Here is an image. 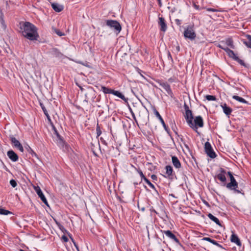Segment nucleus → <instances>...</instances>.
I'll return each mask as SVG.
<instances>
[{
  "mask_svg": "<svg viewBox=\"0 0 251 251\" xmlns=\"http://www.w3.org/2000/svg\"><path fill=\"white\" fill-rule=\"evenodd\" d=\"M20 31L22 35L27 39L34 41L37 40L39 37L37 32V28L29 22L20 23Z\"/></svg>",
  "mask_w": 251,
  "mask_h": 251,
  "instance_id": "obj_1",
  "label": "nucleus"
},
{
  "mask_svg": "<svg viewBox=\"0 0 251 251\" xmlns=\"http://www.w3.org/2000/svg\"><path fill=\"white\" fill-rule=\"evenodd\" d=\"M186 121L188 126L196 131L198 129V127L203 126V120L201 116H196L194 118L193 115Z\"/></svg>",
  "mask_w": 251,
  "mask_h": 251,
  "instance_id": "obj_2",
  "label": "nucleus"
},
{
  "mask_svg": "<svg viewBox=\"0 0 251 251\" xmlns=\"http://www.w3.org/2000/svg\"><path fill=\"white\" fill-rule=\"evenodd\" d=\"M5 133L10 141H19L17 134V127L8 126L5 128Z\"/></svg>",
  "mask_w": 251,
  "mask_h": 251,
  "instance_id": "obj_3",
  "label": "nucleus"
},
{
  "mask_svg": "<svg viewBox=\"0 0 251 251\" xmlns=\"http://www.w3.org/2000/svg\"><path fill=\"white\" fill-rule=\"evenodd\" d=\"M184 36L186 39L193 41L196 37V34L194 31L193 25H188L184 30Z\"/></svg>",
  "mask_w": 251,
  "mask_h": 251,
  "instance_id": "obj_4",
  "label": "nucleus"
},
{
  "mask_svg": "<svg viewBox=\"0 0 251 251\" xmlns=\"http://www.w3.org/2000/svg\"><path fill=\"white\" fill-rule=\"evenodd\" d=\"M230 180V182L226 184V187L230 190L234 191V193L238 194L242 193V190H240L237 189L238 187V183L234 176L231 177Z\"/></svg>",
  "mask_w": 251,
  "mask_h": 251,
  "instance_id": "obj_5",
  "label": "nucleus"
},
{
  "mask_svg": "<svg viewBox=\"0 0 251 251\" xmlns=\"http://www.w3.org/2000/svg\"><path fill=\"white\" fill-rule=\"evenodd\" d=\"M156 82L166 91L167 94L170 96L171 98H174V95L171 88V86L168 82L161 80H158Z\"/></svg>",
  "mask_w": 251,
  "mask_h": 251,
  "instance_id": "obj_6",
  "label": "nucleus"
},
{
  "mask_svg": "<svg viewBox=\"0 0 251 251\" xmlns=\"http://www.w3.org/2000/svg\"><path fill=\"white\" fill-rule=\"evenodd\" d=\"M106 25L113 29L117 33H119L121 30L122 27L120 23L116 20H106Z\"/></svg>",
  "mask_w": 251,
  "mask_h": 251,
  "instance_id": "obj_7",
  "label": "nucleus"
},
{
  "mask_svg": "<svg viewBox=\"0 0 251 251\" xmlns=\"http://www.w3.org/2000/svg\"><path fill=\"white\" fill-rule=\"evenodd\" d=\"M225 51L226 52L229 57L232 58L234 60L238 62L241 65L246 67V65L244 61L241 59H240L234 52V51L229 49L228 48H226L225 49Z\"/></svg>",
  "mask_w": 251,
  "mask_h": 251,
  "instance_id": "obj_8",
  "label": "nucleus"
},
{
  "mask_svg": "<svg viewBox=\"0 0 251 251\" xmlns=\"http://www.w3.org/2000/svg\"><path fill=\"white\" fill-rule=\"evenodd\" d=\"M204 151L207 155L212 159L215 158L217 156V154L210 144V142H205Z\"/></svg>",
  "mask_w": 251,
  "mask_h": 251,
  "instance_id": "obj_9",
  "label": "nucleus"
},
{
  "mask_svg": "<svg viewBox=\"0 0 251 251\" xmlns=\"http://www.w3.org/2000/svg\"><path fill=\"white\" fill-rule=\"evenodd\" d=\"M220 173L216 176V177L221 182L224 183V185H226V171L223 168H221L219 170Z\"/></svg>",
  "mask_w": 251,
  "mask_h": 251,
  "instance_id": "obj_10",
  "label": "nucleus"
},
{
  "mask_svg": "<svg viewBox=\"0 0 251 251\" xmlns=\"http://www.w3.org/2000/svg\"><path fill=\"white\" fill-rule=\"evenodd\" d=\"M34 190H35L36 193L38 195L39 197L41 199L43 202L49 207V205L48 204V201L40 188L39 186H36L34 187Z\"/></svg>",
  "mask_w": 251,
  "mask_h": 251,
  "instance_id": "obj_11",
  "label": "nucleus"
},
{
  "mask_svg": "<svg viewBox=\"0 0 251 251\" xmlns=\"http://www.w3.org/2000/svg\"><path fill=\"white\" fill-rule=\"evenodd\" d=\"M158 24L160 27V30L162 32H166L167 29V25L166 23L165 20L163 17L158 18Z\"/></svg>",
  "mask_w": 251,
  "mask_h": 251,
  "instance_id": "obj_12",
  "label": "nucleus"
},
{
  "mask_svg": "<svg viewBox=\"0 0 251 251\" xmlns=\"http://www.w3.org/2000/svg\"><path fill=\"white\" fill-rule=\"evenodd\" d=\"M162 232L165 233L167 236L173 240L176 243L180 245V243L178 239L176 237L175 234L170 230H161Z\"/></svg>",
  "mask_w": 251,
  "mask_h": 251,
  "instance_id": "obj_13",
  "label": "nucleus"
},
{
  "mask_svg": "<svg viewBox=\"0 0 251 251\" xmlns=\"http://www.w3.org/2000/svg\"><path fill=\"white\" fill-rule=\"evenodd\" d=\"M184 108L185 110V115L184 117L186 120H188V119L191 117L193 116L192 111L189 109L188 105L185 102L184 104Z\"/></svg>",
  "mask_w": 251,
  "mask_h": 251,
  "instance_id": "obj_14",
  "label": "nucleus"
},
{
  "mask_svg": "<svg viewBox=\"0 0 251 251\" xmlns=\"http://www.w3.org/2000/svg\"><path fill=\"white\" fill-rule=\"evenodd\" d=\"M52 8L56 12H60L64 9V6L56 2L51 3Z\"/></svg>",
  "mask_w": 251,
  "mask_h": 251,
  "instance_id": "obj_15",
  "label": "nucleus"
},
{
  "mask_svg": "<svg viewBox=\"0 0 251 251\" xmlns=\"http://www.w3.org/2000/svg\"><path fill=\"white\" fill-rule=\"evenodd\" d=\"M7 154L12 161L16 162L18 160V155L12 150L8 151Z\"/></svg>",
  "mask_w": 251,
  "mask_h": 251,
  "instance_id": "obj_16",
  "label": "nucleus"
},
{
  "mask_svg": "<svg viewBox=\"0 0 251 251\" xmlns=\"http://www.w3.org/2000/svg\"><path fill=\"white\" fill-rule=\"evenodd\" d=\"M221 106L223 108L224 113L226 115L229 116V115L231 114L232 111V109L230 107L227 106L226 103L221 104Z\"/></svg>",
  "mask_w": 251,
  "mask_h": 251,
  "instance_id": "obj_17",
  "label": "nucleus"
},
{
  "mask_svg": "<svg viewBox=\"0 0 251 251\" xmlns=\"http://www.w3.org/2000/svg\"><path fill=\"white\" fill-rule=\"evenodd\" d=\"M231 242L235 243L237 246H241L242 244L238 237L235 234H232L230 237Z\"/></svg>",
  "mask_w": 251,
  "mask_h": 251,
  "instance_id": "obj_18",
  "label": "nucleus"
},
{
  "mask_svg": "<svg viewBox=\"0 0 251 251\" xmlns=\"http://www.w3.org/2000/svg\"><path fill=\"white\" fill-rule=\"evenodd\" d=\"M172 160L175 168L179 169L181 167V163L176 156H173L172 157Z\"/></svg>",
  "mask_w": 251,
  "mask_h": 251,
  "instance_id": "obj_19",
  "label": "nucleus"
},
{
  "mask_svg": "<svg viewBox=\"0 0 251 251\" xmlns=\"http://www.w3.org/2000/svg\"><path fill=\"white\" fill-rule=\"evenodd\" d=\"M154 113L155 115L156 116V117H157L158 118V119L159 120V121H160V122H161V124L162 125V126H163L164 129L166 130H167V126H166L163 118L160 115L159 113L156 109H154Z\"/></svg>",
  "mask_w": 251,
  "mask_h": 251,
  "instance_id": "obj_20",
  "label": "nucleus"
},
{
  "mask_svg": "<svg viewBox=\"0 0 251 251\" xmlns=\"http://www.w3.org/2000/svg\"><path fill=\"white\" fill-rule=\"evenodd\" d=\"M245 37L247 38L248 41L242 39V41L243 44L245 45L248 48L251 49V35L250 34H246Z\"/></svg>",
  "mask_w": 251,
  "mask_h": 251,
  "instance_id": "obj_21",
  "label": "nucleus"
},
{
  "mask_svg": "<svg viewBox=\"0 0 251 251\" xmlns=\"http://www.w3.org/2000/svg\"><path fill=\"white\" fill-rule=\"evenodd\" d=\"M113 95L117 96L118 97L121 98L125 102H127L128 99L126 98L124 95H123L121 92L118 91H113Z\"/></svg>",
  "mask_w": 251,
  "mask_h": 251,
  "instance_id": "obj_22",
  "label": "nucleus"
},
{
  "mask_svg": "<svg viewBox=\"0 0 251 251\" xmlns=\"http://www.w3.org/2000/svg\"><path fill=\"white\" fill-rule=\"evenodd\" d=\"M52 128L53 129V135L54 137H56L57 139L60 141H63V139L62 136L59 134L57 130L55 128L54 125H52Z\"/></svg>",
  "mask_w": 251,
  "mask_h": 251,
  "instance_id": "obj_23",
  "label": "nucleus"
},
{
  "mask_svg": "<svg viewBox=\"0 0 251 251\" xmlns=\"http://www.w3.org/2000/svg\"><path fill=\"white\" fill-rule=\"evenodd\" d=\"M58 146L62 148L64 151H69V150L71 149L69 146L67 144V142H58Z\"/></svg>",
  "mask_w": 251,
  "mask_h": 251,
  "instance_id": "obj_24",
  "label": "nucleus"
},
{
  "mask_svg": "<svg viewBox=\"0 0 251 251\" xmlns=\"http://www.w3.org/2000/svg\"><path fill=\"white\" fill-rule=\"evenodd\" d=\"M166 174L167 175L169 178H172V174L173 172V169L172 166L167 165L165 167Z\"/></svg>",
  "mask_w": 251,
  "mask_h": 251,
  "instance_id": "obj_25",
  "label": "nucleus"
},
{
  "mask_svg": "<svg viewBox=\"0 0 251 251\" xmlns=\"http://www.w3.org/2000/svg\"><path fill=\"white\" fill-rule=\"evenodd\" d=\"M207 216L211 220H212V221H213L214 222H215L217 225H219L220 226H221V224L219 220V219L216 218V217H215L214 216H213L212 214L211 213H209L208 215H207Z\"/></svg>",
  "mask_w": 251,
  "mask_h": 251,
  "instance_id": "obj_26",
  "label": "nucleus"
},
{
  "mask_svg": "<svg viewBox=\"0 0 251 251\" xmlns=\"http://www.w3.org/2000/svg\"><path fill=\"white\" fill-rule=\"evenodd\" d=\"M232 99L243 103H248V101H247L246 100L238 96H233Z\"/></svg>",
  "mask_w": 251,
  "mask_h": 251,
  "instance_id": "obj_27",
  "label": "nucleus"
},
{
  "mask_svg": "<svg viewBox=\"0 0 251 251\" xmlns=\"http://www.w3.org/2000/svg\"><path fill=\"white\" fill-rule=\"evenodd\" d=\"M101 90L104 94H113L114 90L106 87L105 86H101Z\"/></svg>",
  "mask_w": 251,
  "mask_h": 251,
  "instance_id": "obj_28",
  "label": "nucleus"
},
{
  "mask_svg": "<svg viewBox=\"0 0 251 251\" xmlns=\"http://www.w3.org/2000/svg\"><path fill=\"white\" fill-rule=\"evenodd\" d=\"M52 54L54 56L58 58H61L63 56V54L56 49L53 50Z\"/></svg>",
  "mask_w": 251,
  "mask_h": 251,
  "instance_id": "obj_29",
  "label": "nucleus"
},
{
  "mask_svg": "<svg viewBox=\"0 0 251 251\" xmlns=\"http://www.w3.org/2000/svg\"><path fill=\"white\" fill-rule=\"evenodd\" d=\"M226 44L227 46L230 47L232 49H234V45H233V41L232 38H228L226 40Z\"/></svg>",
  "mask_w": 251,
  "mask_h": 251,
  "instance_id": "obj_30",
  "label": "nucleus"
},
{
  "mask_svg": "<svg viewBox=\"0 0 251 251\" xmlns=\"http://www.w3.org/2000/svg\"><path fill=\"white\" fill-rule=\"evenodd\" d=\"M14 143V146L20 151L21 152L24 151V148L23 146L21 145L20 142H13Z\"/></svg>",
  "mask_w": 251,
  "mask_h": 251,
  "instance_id": "obj_31",
  "label": "nucleus"
},
{
  "mask_svg": "<svg viewBox=\"0 0 251 251\" xmlns=\"http://www.w3.org/2000/svg\"><path fill=\"white\" fill-rule=\"evenodd\" d=\"M26 149H27L28 152L32 155V157L35 156L38 159L37 154L32 150V149L29 146H27V147H26Z\"/></svg>",
  "mask_w": 251,
  "mask_h": 251,
  "instance_id": "obj_32",
  "label": "nucleus"
},
{
  "mask_svg": "<svg viewBox=\"0 0 251 251\" xmlns=\"http://www.w3.org/2000/svg\"><path fill=\"white\" fill-rule=\"evenodd\" d=\"M9 214H12V212L0 207V214L7 215Z\"/></svg>",
  "mask_w": 251,
  "mask_h": 251,
  "instance_id": "obj_33",
  "label": "nucleus"
},
{
  "mask_svg": "<svg viewBox=\"0 0 251 251\" xmlns=\"http://www.w3.org/2000/svg\"><path fill=\"white\" fill-rule=\"evenodd\" d=\"M144 181L147 183V184H148L149 186L152 189H154L157 193H158V192L157 191V190H156L153 184H152L151 181L147 178H145V180Z\"/></svg>",
  "mask_w": 251,
  "mask_h": 251,
  "instance_id": "obj_34",
  "label": "nucleus"
},
{
  "mask_svg": "<svg viewBox=\"0 0 251 251\" xmlns=\"http://www.w3.org/2000/svg\"><path fill=\"white\" fill-rule=\"evenodd\" d=\"M52 30L59 36H62L65 35L63 32L55 28L52 27Z\"/></svg>",
  "mask_w": 251,
  "mask_h": 251,
  "instance_id": "obj_35",
  "label": "nucleus"
},
{
  "mask_svg": "<svg viewBox=\"0 0 251 251\" xmlns=\"http://www.w3.org/2000/svg\"><path fill=\"white\" fill-rule=\"evenodd\" d=\"M205 98L207 100L210 101V100H213L215 101L216 100V98L214 96L212 95H206L205 96Z\"/></svg>",
  "mask_w": 251,
  "mask_h": 251,
  "instance_id": "obj_36",
  "label": "nucleus"
},
{
  "mask_svg": "<svg viewBox=\"0 0 251 251\" xmlns=\"http://www.w3.org/2000/svg\"><path fill=\"white\" fill-rule=\"evenodd\" d=\"M97 137L100 136L101 134V131L100 126L98 124L97 125L96 127Z\"/></svg>",
  "mask_w": 251,
  "mask_h": 251,
  "instance_id": "obj_37",
  "label": "nucleus"
},
{
  "mask_svg": "<svg viewBox=\"0 0 251 251\" xmlns=\"http://www.w3.org/2000/svg\"><path fill=\"white\" fill-rule=\"evenodd\" d=\"M10 184L13 188H15L17 185V182L14 179L10 180Z\"/></svg>",
  "mask_w": 251,
  "mask_h": 251,
  "instance_id": "obj_38",
  "label": "nucleus"
},
{
  "mask_svg": "<svg viewBox=\"0 0 251 251\" xmlns=\"http://www.w3.org/2000/svg\"><path fill=\"white\" fill-rule=\"evenodd\" d=\"M40 106L44 112V113L45 114H47L48 112V111L47 110L46 108H45V106L43 105V104L42 103H40Z\"/></svg>",
  "mask_w": 251,
  "mask_h": 251,
  "instance_id": "obj_39",
  "label": "nucleus"
},
{
  "mask_svg": "<svg viewBox=\"0 0 251 251\" xmlns=\"http://www.w3.org/2000/svg\"><path fill=\"white\" fill-rule=\"evenodd\" d=\"M45 115L46 116L49 122L50 123V124L51 125V126H52V125H53V124L52 122H51L50 117L49 113H48L47 114H45Z\"/></svg>",
  "mask_w": 251,
  "mask_h": 251,
  "instance_id": "obj_40",
  "label": "nucleus"
},
{
  "mask_svg": "<svg viewBox=\"0 0 251 251\" xmlns=\"http://www.w3.org/2000/svg\"><path fill=\"white\" fill-rule=\"evenodd\" d=\"M138 173L142 178V179H143L144 180H145V178H146V176H144V175L143 174V172H142L141 170H140L138 171Z\"/></svg>",
  "mask_w": 251,
  "mask_h": 251,
  "instance_id": "obj_41",
  "label": "nucleus"
},
{
  "mask_svg": "<svg viewBox=\"0 0 251 251\" xmlns=\"http://www.w3.org/2000/svg\"><path fill=\"white\" fill-rule=\"evenodd\" d=\"M206 10L207 11H209V12H217L218 11V10L216 9H214V8H206Z\"/></svg>",
  "mask_w": 251,
  "mask_h": 251,
  "instance_id": "obj_42",
  "label": "nucleus"
},
{
  "mask_svg": "<svg viewBox=\"0 0 251 251\" xmlns=\"http://www.w3.org/2000/svg\"><path fill=\"white\" fill-rule=\"evenodd\" d=\"M175 23L177 25L180 26L181 24V21L177 19L175 20Z\"/></svg>",
  "mask_w": 251,
  "mask_h": 251,
  "instance_id": "obj_43",
  "label": "nucleus"
},
{
  "mask_svg": "<svg viewBox=\"0 0 251 251\" xmlns=\"http://www.w3.org/2000/svg\"><path fill=\"white\" fill-rule=\"evenodd\" d=\"M202 240L211 243L212 239L209 237H204Z\"/></svg>",
  "mask_w": 251,
  "mask_h": 251,
  "instance_id": "obj_44",
  "label": "nucleus"
},
{
  "mask_svg": "<svg viewBox=\"0 0 251 251\" xmlns=\"http://www.w3.org/2000/svg\"><path fill=\"white\" fill-rule=\"evenodd\" d=\"M0 22H1V25H2L3 27H4V28H5L6 25L4 24V20L2 17H0Z\"/></svg>",
  "mask_w": 251,
  "mask_h": 251,
  "instance_id": "obj_45",
  "label": "nucleus"
},
{
  "mask_svg": "<svg viewBox=\"0 0 251 251\" xmlns=\"http://www.w3.org/2000/svg\"><path fill=\"white\" fill-rule=\"evenodd\" d=\"M58 227L62 231H63L64 230H65V228L61 224L59 225H58Z\"/></svg>",
  "mask_w": 251,
  "mask_h": 251,
  "instance_id": "obj_46",
  "label": "nucleus"
},
{
  "mask_svg": "<svg viewBox=\"0 0 251 251\" xmlns=\"http://www.w3.org/2000/svg\"><path fill=\"white\" fill-rule=\"evenodd\" d=\"M62 238L64 240V241L65 242H67L68 241V238L65 235L62 236Z\"/></svg>",
  "mask_w": 251,
  "mask_h": 251,
  "instance_id": "obj_47",
  "label": "nucleus"
},
{
  "mask_svg": "<svg viewBox=\"0 0 251 251\" xmlns=\"http://www.w3.org/2000/svg\"><path fill=\"white\" fill-rule=\"evenodd\" d=\"M211 243H212V244H213L214 245H216V246H217V245L219 244L216 241L213 240V239L212 240Z\"/></svg>",
  "mask_w": 251,
  "mask_h": 251,
  "instance_id": "obj_48",
  "label": "nucleus"
},
{
  "mask_svg": "<svg viewBox=\"0 0 251 251\" xmlns=\"http://www.w3.org/2000/svg\"><path fill=\"white\" fill-rule=\"evenodd\" d=\"M217 47H218V48H220V49H222V50H225V49H226V47H223L222 45H221V44H218V45H217Z\"/></svg>",
  "mask_w": 251,
  "mask_h": 251,
  "instance_id": "obj_49",
  "label": "nucleus"
},
{
  "mask_svg": "<svg viewBox=\"0 0 251 251\" xmlns=\"http://www.w3.org/2000/svg\"><path fill=\"white\" fill-rule=\"evenodd\" d=\"M151 177L153 180H157V176L155 175H152L151 176Z\"/></svg>",
  "mask_w": 251,
  "mask_h": 251,
  "instance_id": "obj_50",
  "label": "nucleus"
},
{
  "mask_svg": "<svg viewBox=\"0 0 251 251\" xmlns=\"http://www.w3.org/2000/svg\"><path fill=\"white\" fill-rule=\"evenodd\" d=\"M130 143L131 142H129V148H130L132 150H134V147L135 146L134 145H131L130 144Z\"/></svg>",
  "mask_w": 251,
  "mask_h": 251,
  "instance_id": "obj_51",
  "label": "nucleus"
},
{
  "mask_svg": "<svg viewBox=\"0 0 251 251\" xmlns=\"http://www.w3.org/2000/svg\"><path fill=\"white\" fill-rule=\"evenodd\" d=\"M227 174L228 176H229V178H231V177H233L232 172H228Z\"/></svg>",
  "mask_w": 251,
  "mask_h": 251,
  "instance_id": "obj_52",
  "label": "nucleus"
},
{
  "mask_svg": "<svg viewBox=\"0 0 251 251\" xmlns=\"http://www.w3.org/2000/svg\"><path fill=\"white\" fill-rule=\"evenodd\" d=\"M169 82L172 83L175 81L173 77H170L168 79Z\"/></svg>",
  "mask_w": 251,
  "mask_h": 251,
  "instance_id": "obj_53",
  "label": "nucleus"
},
{
  "mask_svg": "<svg viewBox=\"0 0 251 251\" xmlns=\"http://www.w3.org/2000/svg\"><path fill=\"white\" fill-rule=\"evenodd\" d=\"M175 134L176 135H177V136L179 138L180 140H181V141H182L183 139H182V136L180 135L179 136V135H178L177 133L175 132Z\"/></svg>",
  "mask_w": 251,
  "mask_h": 251,
  "instance_id": "obj_54",
  "label": "nucleus"
},
{
  "mask_svg": "<svg viewBox=\"0 0 251 251\" xmlns=\"http://www.w3.org/2000/svg\"><path fill=\"white\" fill-rule=\"evenodd\" d=\"M74 245L75 246V247L76 248V249L77 250V251H79L78 247L77 244L76 243V242H74Z\"/></svg>",
  "mask_w": 251,
  "mask_h": 251,
  "instance_id": "obj_55",
  "label": "nucleus"
},
{
  "mask_svg": "<svg viewBox=\"0 0 251 251\" xmlns=\"http://www.w3.org/2000/svg\"><path fill=\"white\" fill-rule=\"evenodd\" d=\"M168 58L170 59L172 61L173 60L172 57L170 52H168Z\"/></svg>",
  "mask_w": 251,
  "mask_h": 251,
  "instance_id": "obj_56",
  "label": "nucleus"
},
{
  "mask_svg": "<svg viewBox=\"0 0 251 251\" xmlns=\"http://www.w3.org/2000/svg\"><path fill=\"white\" fill-rule=\"evenodd\" d=\"M158 3V5L160 7H161L162 5L161 0H157Z\"/></svg>",
  "mask_w": 251,
  "mask_h": 251,
  "instance_id": "obj_57",
  "label": "nucleus"
},
{
  "mask_svg": "<svg viewBox=\"0 0 251 251\" xmlns=\"http://www.w3.org/2000/svg\"><path fill=\"white\" fill-rule=\"evenodd\" d=\"M54 221L55 223H56V224L57 225V226H58V225H59L60 224V223L59 222H58L56 219H54Z\"/></svg>",
  "mask_w": 251,
  "mask_h": 251,
  "instance_id": "obj_58",
  "label": "nucleus"
},
{
  "mask_svg": "<svg viewBox=\"0 0 251 251\" xmlns=\"http://www.w3.org/2000/svg\"><path fill=\"white\" fill-rule=\"evenodd\" d=\"M194 7L197 9H199V6L196 5V4H194Z\"/></svg>",
  "mask_w": 251,
  "mask_h": 251,
  "instance_id": "obj_59",
  "label": "nucleus"
},
{
  "mask_svg": "<svg viewBox=\"0 0 251 251\" xmlns=\"http://www.w3.org/2000/svg\"><path fill=\"white\" fill-rule=\"evenodd\" d=\"M176 49L177 50V51H179L180 50V47L179 46H177L176 47Z\"/></svg>",
  "mask_w": 251,
  "mask_h": 251,
  "instance_id": "obj_60",
  "label": "nucleus"
},
{
  "mask_svg": "<svg viewBox=\"0 0 251 251\" xmlns=\"http://www.w3.org/2000/svg\"><path fill=\"white\" fill-rule=\"evenodd\" d=\"M217 247H219V248H222V249H224V248H223V247L221 245H220V244H218V245H217Z\"/></svg>",
  "mask_w": 251,
  "mask_h": 251,
  "instance_id": "obj_61",
  "label": "nucleus"
},
{
  "mask_svg": "<svg viewBox=\"0 0 251 251\" xmlns=\"http://www.w3.org/2000/svg\"><path fill=\"white\" fill-rule=\"evenodd\" d=\"M142 211H144L145 210V208L144 207H142L140 209Z\"/></svg>",
  "mask_w": 251,
  "mask_h": 251,
  "instance_id": "obj_62",
  "label": "nucleus"
},
{
  "mask_svg": "<svg viewBox=\"0 0 251 251\" xmlns=\"http://www.w3.org/2000/svg\"><path fill=\"white\" fill-rule=\"evenodd\" d=\"M97 145H98L99 146V148H100V142H95Z\"/></svg>",
  "mask_w": 251,
  "mask_h": 251,
  "instance_id": "obj_63",
  "label": "nucleus"
},
{
  "mask_svg": "<svg viewBox=\"0 0 251 251\" xmlns=\"http://www.w3.org/2000/svg\"><path fill=\"white\" fill-rule=\"evenodd\" d=\"M70 238H71V240H72V242H73V244H74V242H75V240L73 239V238H71V237H70Z\"/></svg>",
  "mask_w": 251,
  "mask_h": 251,
  "instance_id": "obj_64",
  "label": "nucleus"
}]
</instances>
